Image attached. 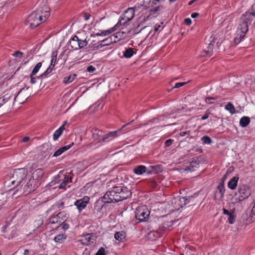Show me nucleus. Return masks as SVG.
<instances>
[{"instance_id":"603ef678","label":"nucleus","mask_w":255,"mask_h":255,"mask_svg":"<svg viewBox=\"0 0 255 255\" xmlns=\"http://www.w3.org/2000/svg\"><path fill=\"white\" fill-rule=\"evenodd\" d=\"M62 182L65 183L66 184H67L68 183L72 182L71 177H69L68 176H65L63 179L62 180Z\"/></svg>"},{"instance_id":"473e14b6","label":"nucleus","mask_w":255,"mask_h":255,"mask_svg":"<svg viewBox=\"0 0 255 255\" xmlns=\"http://www.w3.org/2000/svg\"><path fill=\"white\" fill-rule=\"evenodd\" d=\"M156 4V3L154 0H149L148 1H144L142 4V6L145 9H148L150 7H153Z\"/></svg>"},{"instance_id":"79ce46f5","label":"nucleus","mask_w":255,"mask_h":255,"mask_svg":"<svg viewBox=\"0 0 255 255\" xmlns=\"http://www.w3.org/2000/svg\"><path fill=\"white\" fill-rule=\"evenodd\" d=\"M115 30H116V29L115 28V27H113L108 30L102 31L101 32H100V34H101V36H106L107 35L111 34V33L114 32Z\"/></svg>"},{"instance_id":"052dcab7","label":"nucleus","mask_w":255,"mask_h":255,"mask_svg":"<svg viewBox=\"0 0 255 255\" xmlns=\"http://www.w3.org/2000/svg\"><path fill=\"white\" fill-rule=\"evenodd\" d=\"M173 141V140H172L171 139H167L165 141V146H169L172 143Z\"/></svg>"},{"instance_id":"aec40b11","label":"nucleus","mask_w":255,"mask_h":255,"mask_svg":"<svg viewBox=\"0 0 255 255\" xmlns=\"http://www.w3.org/2000/svg\"><path fill=\"white\" fill-rule=\"evenodd\" d=\"M115 42V40L113 41V39H111V37L109 36L105 39L100 41V43L96 46L97 49L102 48L105 46L110 45L111 44L114 43Z\"/></svg>"},{"instance_id":"4468645a","label":"nucleus","mask_w":255,"mask_h":255,"mask_svg":"<svg viewBox=\"0 0 255 255\" xmlns=\"http://www.w3.org/2000/svg\"><path fill=\"white\" fill-rule=\"evenodd\" d=\"M121 130V129H120L118 130L111 131V132H109L108 133L103 135V137H102V145L104 143L109 142V141H111V140H112L113 139H114V138H115L116 137H117V132Z\"/></svg>"},{"instance_id":"6ab92c4d","label":"nucleus","mask_w":255,"mask_h":255,"mask_svg":"<svg viewBox=\"0 0 255 255\" xmlns=\"http://www.w3.org/2000/svg\"><path fill=\"white\" fill-rule=\"evenodd\" d=\"M239 177L238 176H235L232 178L228 183V187L232 190H235L238 185Z\"/></svg>"},{"instance_id":"338daca9","label":"nucleus","mask_w":255,"mask_h":255,"mask_svg":"<svg viewBox=\"0 0 255 255\" xmlns=\"http://www.w3.org/2000/svg\"><path fill=\"white\" fill-rule=\"evenodd\" d=\"M91 15L88 13H85L84 14V17L85 20H88L90 17Z\"/></svg>"},{"instance_id":"69168bd1","label":"nucleus","mask_w":255,"mask_h":255,"mask_svg":"<svg viewBox=\"0 0 255 255\" xmlns=\"http://www.w3.org/2000/svg\"><path fill=\"white\" fill-rule=\"evenodd\" d=\"M67 184H66L65 183L62 182L59 185H58L59 188L60 189H64L66 187Z\"/></svg>"},{"instance_id":"39448f33","label":"nucleus","mask_w":255,"mask_h":255,"mask_svg":"<svg viewBox=\"0 0 255 255\" xmlns=\"http://www.w3.org/2000/svg\"><path fill=\"white\" fill-rule=\"evenodd\" d=\"M149 214L150 211L145 205L138 207L135 211V217L138 222L146 221Z\"/></svg>"},{"instance_id":"0eeeda50","label":"nucleus","mask_w":255,"mask_h":255,"mask_svg":"<svg viewBox=\"0 0 255 255\" xmlns=\"http://www.w3.org/2000/svg\"><path fill=\"white\" fill-rule=\"evenodd\" d=\"M190 197H177L171 200V204L174 210H179L189 203Z\"/></svg>"},{"instance_id":"cd10ccee","label":"nucleus","mask_w":255,"mask_h":255,"mask_svg":"<svg viewBox=\"0 0 255 255\" xmlns=\"http://www.w3.org/2000/svg\"><path fill=\"white\" fill-rule=\"evenodd\" d=\"M63 127V126H60L54 131L53 135V139L54 141L57 140L59 137L62 135L63 131H64Z\"/></svg>"},{"instance_id":"3c124183","label":"nucleus","mask_w":255,"mask_h":255,"mask_svg":"<svg viewBox=\"0 0 255 255\" xmlns=\"http://www.w3.org/2000/svg\"><path fill=\"white\" fill-rule=\"evenodd\" d=\"M184 170L187 172H192L195 170L194 168L192 167V165H188L185 166Z\"/></svg>"},{"instance_id":"423d86ee","label":"nucleus","mask_w":255,"mask_h":255,"mask_svg":"<svg viewBox=\"0 0 255 255\" xmlns=\"http://www.w3.org/2000/svg\"><path fill=\"white\" fill-rule=\"evenodd\" d=\"M41 16L38 15L35 11H33L26 20V24L29 25L31 28H34L43 22Z\"/></svg>"},{"instance_id":"a878e982","label":"nucleus","mask_w":255,"mask_h":255,"mask_svg":"<svg viewBox=\"0 0 255 255\" xmlns=\"http://www.w3.org/2000/svg\"><path fill=\"white\" fill-rule=\"evenodd\" d=\"M76 77L77 75L76 74H70L64 78L63 82L65 85H68L72 82Z\"/></svg>"},{"instance_id":"f03ea898","label":"nucleus","mask_w":255,"mask_h":255,"mask_svg":"<svg viewBox=\"0 0 255 255\" xmlns=\"http://www.w3.org/2000/svg\"><path fill=\"white\" fill-rule=\"evenodd\" d=\"M253 22L255 24V3L240 19L237 30V36L234 38V42L236 44H239L246 36L249 30V25Z\"/></svg>"},{"instance_id":"bb28decb","label":"nucleus","mask_w":255,"mask_h":255,"mask_svg":"<svg viewBox=\"0 0 255 255\" xmlns=\"http://www.w3.org/2000/svg\"><path fill=\"white\" fill-rule=\"evenodd\" d=\"M250 119L248 117L244 116L240 120V125L242 128L247 127L250 123Z\"/></svg>"},{"instance_id":"a19ab883","label":"nucleus","mask_w":255,"mask_h":255,"mask_svg":"<svg viewBox=\"0 0 255 255\" xmlns=\"http://www.w3.org/2000/svg\"><path fill=\"white\" fill-rule=\"evenodd\" d=\"M201 140L204 143L207 144H210L212 142L211 138L207 135H204L202 136L201 137Z\"/></svg>"},{"instance_id":"49530a36","label":"nucleus","mask_w":255,"mask_h":255,"mask_svg":"<svg viewBox=\"0 0 255 255\" xmlns=\"http://www.w3.org/2000/svg\"><path fill=\"white\" fill-rule=\"evenodd\" d=\"M23 53L20 51H15L12 55L14 57L21 58L22 57Z\"/></svg>"},{"instance_id":"c9c22d12","label":"nucleus","mask_w":255,"mask_h":255,"mask_svg":"<svg viewBox=\"0 0 255 255\" xmlns=\"http://www.w3.org/2000/svg\"><path fill=\"white\" fill-rule=\"evenodd\" d=\"M85 239L89 244L94 243L96 240V236L94 234H88L85 236Z\"/></svg>"},{"instance_id":"2eb2a0df","label":"nucleus","mask_w":255,"mask_h":255,"mask_svg":"<svg viewBox=\"0 0 255 255\" xmlns=\"http://www.w3.org/2000/svg\"><path fill=\"white\" fill-rule=\"evenodd\" d=\"M162 234L161 230H152L147 234V238L150 241H155L160 237Z\"/></svg>"},{"instance_id":"f257e3e1","label":"nucleus","mask_w":255,"mask_h":255,"mask_svg":"<svg viewBox=\"0 0 255 255\" xmlns=\"http://www.w3.org/2000/svg\"><path fill=\"white\" fill-rule=\"evenodd\" d=\"M27 169L24 168L14 169L12 176L14 180L11 181V184L14 185V194L19 192L20 195H27L34 191L38 186L44 172L42 169L38 168L30 178L27 177Z\"/></svg>"},{"instance_id":"5fc2aeb1","label":"nucleus","mask_w":255,"mask_h":255,"mask_svg":"<svg viewBox=\"0 0 255 255\" xmlns=\"http://www.w3.org/2000/svg\"><path fill=\"white\" fill-rule=\"evenodd\" d=\"M87 71L90 73L94 74L96 71V68L92 65H90L87 67Z\"/></svg>"},{"instance_id":"0e129e2a","label":"nucleus","mask_w":255,"mask_h":255,"mask_svg":"<svg viewBox=\"0 0 255 255\" xmlns=\"http://www.w3.org/2000/svg\"><path fill=\"white\" fill-rule=\"evenodd\" d=\"M223 212L224 214L228 215V216H229L230 215H231L232 214L228 210H227L225 208L223 209Z\"/></svg>"},{"instance_id":"680f3d73","label":"nucleus","mask_w":255,"mask_h":255,"mask_svg":"<svg viewBox=\"0 0 255 255\" xmlns=\"http://www.w3.org/2000/svg\"><path fill=\"white\" fill-rule=\"evenodd\" d=\"M64 205L63 202H57L55 204V206L58 208H60L61 207H63Z\"/></svg>"},{"instance_id":"6e6552de","label":"nucleus","mask_w":255,"mask_h":255,"mask_svg":"<svg viewBox=\"0 0 255 255\" xmlns=\"http://www.w3.org/2000/svg\"><path fill=\"white\" fill-rule=\"evenodd\" d=\"M238 192L239 194V200L240 201L248 198L251 194L250 188L248 185L244 184H239Z\"/></svg>"},{"instance_id":"13d9d810","label":"nucleus","mask_w":255,"mask_h":255,"mask_svg":"<svg viewBox=\"0 0 255 255\" xmlns=\"http://www.w3.org/2000/svg\"><path fill=\"white\" fill-rule=\"evenodd\" d=\"M190 134V130H188V131H186L180 132V133H179L180 136H181V137L184 136L186 135H189Z\"/></svg>"},{"instance_id":"c03bdc74","label":"nucleus","mask_w":255,"mask_h":255,"mask_svg":"<svg viewBox=\"0 0 255 255\" xmlns=\"http://www.w3.org/2000/svg\"><path fill=\"white\" fill-rule=\"evenodd\" d=\"M41 65H35V66L33 69L30 75H31V76H34L36 75L39 70Z\"/></svg>"},{"instance_id":"c85d7f7f","label":"nucleus","mask_w":255,"mask_h":255,"mask_svg":"<svg viewBox=\"0 0 255 255\" xmlns=\"http://www.w3.org/2000/svg\"><path fill=\"white\" fill-rule=\"evenodd\" d=\"M217 189L218 190L219 193L220 194V198H223L224 194L225 193V188L224 186V180L219 183Z\"/></svg>"},{"instance_id":"774afa93","label":"nucleus","mask_w":255,"mask_h":255,"mask_svg":"<svg viewBox=\"0 0 255 255\" xmlns=\"http://www.w3.org/2000/svg\"><path fill=\"white\" fill-rule=\"evenodd\" d=\"M199 15V13H198V12H194V13H192L191 15V16L192 18H196Z\"/></svg>"},{"instance_id":"9b49d317","label":"nucleus","mask_w":255,"mask_h":255,"mask_svg":"<svg viewBox=\"0 0 255 255\" xmlns=\"http://www.w3.org/2000/svg\"><path fill=\"white\" fill-rule=\"evenodd\" d=\"M35 12H36L38 15L41 16L43 21L46 20L50 16V8L45 4L37 8L35 10Z\"/></svg>"},{"instance_id":"20e7f679","label":"nucleus","mask_w":255,"mask_h":255,"mask_svg":"<svg viewBox=\"0 0 255 255\" xmlns=\"http://www.w3.org/2000/svg\"><path fill=\"white\" fill-rule=\"evenodd\" d=\"M68 218L65 212H60L58 214L51 216L47 220V227L55 229L59 227L62 223L65 222Z\"/></svg>"},{"instance_id":"bf43d9fd","label":"nucleus","mask_w":255,"mask_h":255,"mask_svg":"<svg viewBox=\"0 0 255 255\" xmlns=\"http://www.w3.org/2000/svg\"><path fill=\"white\" fill-rule=\"evenodd\" d=\"M192 21L190 18H186L184 19V23L187 25H190L191 24Z\"/></svg>"},{"instance_id":"e433bc0d","label":"nucleus","mask_w":255,"mask_h":255,"mask_svg":"<svg viewBox=\"0 0 255 255\" xmlns=\"http://www.w3.org/2000/svg\"><path fill=\"white\" fill-rule=\"evenodd\" d=\"M134 54L133 50L132 48H128L124 52V56L125 57L128 58H130Z\"/></svg>"},{"instance_id":"412c9836","label":"nucleus","mask_w":255,"mask_h":255,"mask_svg":"<svg viewBox=\"0 0 255 255\" xmlns=\"http://www.w3.org/2000/svg\"><path fill=\"white\" fill-rule=\"evenodd\" d=\"M126 34V31H119L115 33L113 35H111L110 37L111 39H113V41L115 40V42L114 43H116L121 39H123L125 37Z\"/></svg>"},{"instance_id":"393cba45","label":"nucleus","mask_w":255,"mask_h":255,"mask_svg":"<svg viewBox=\"0 0 255 255\" xmlns=\"http://www.w3.org/2000/svg\"><path fill=\"white\" fill-rule=\"evenodd\" d=\"M66 238V235L65 234H60L54 237V241L57 244H62L64 242Z\"/></svg>"},{"instance_id":"f8f14e48","label":"nucleus","mask_w":255,"mask_h":255,"mask_svg":"<svg viewBox=\"0 0 255 255\" xmlns=\"http://www.w3.org/2000/svg\"><path fill=\"white\" fill-rule=\"evenodd\" d=\"M105 203L106 202L103 198L101 200L97 201L94 204V213L98 215L99 213L102 212L103 209L106 208Z\"/></svg>"},{"instance_id":"9d476101","label":"nucleus","mask_w":255,"mask_h":255,"mask_svg":"<svg viewBox=\"0 0 255 255\" xmlns=\"http://www.w3.org/2000/svg\"><path fill=\"white\" fill-rule=\"evenodd\" d=\"M89 201V197L87 196H85L80 199L76 200L74 203V205L76 206L79 213H80L86 208Z\"/></svg>"},{"instance_id":"dca6fc26","label":"nucleus","mask_w":255,"mask_h":255,"mask_svg":"<svg viewBox=\"0 0 255 255\" xmlns=\"http://www.w3.org/2000/svg\"><path fill=\"white\" fill-rule=\"evenodd\" d=\"M74 142H72L70 144L68 145H66L59 148L56 151H55L53 155V157H58L61 155L65 151L70 149L74 145Z\"/></svg>"},{"instance_id":"4c0bfd02","label":"nucleus","mask_w":255,"mask_h":255,"mask_svg":"<svg viewBox=\"0 0 255 255\" xmlns=\"http://www.w3.org/2000/svg\"><path fill=\"white\" fill-rule=\"evenodd\" d=\"M133 25L134 27L136 26L134 29V32L135 33H138L142 29L145 27V26L141 25V24H139L137 22H135L133 23Z\"/></svg>"},{"instance_id":"8fccbe9b","label":"nucleus","mask_w":255,"mask_h":255,"mask_svg":"<svg viewBox=\"0 0 255 255\" xmlns=\"http://www.w3.org/2000/svg\"><path fill=\"white\" fill-rule=\"evenodd\" d=\"M16 236H17V231L15 229H14L11 231V235H10L8 237H6L4 235V238L10 239L13 238V237H15Z\"/></svg>"},{"instance_id":"a211bd4d","label":"nucleus","mask_w":255,"mask_h":255,"mask_svg":"<svg viewBox=\"0 0 255 255\" xmlns=\"http://www.w3.org/2000/svg\"><path fill=\"white\" fill-rule=\"evenodd\" d=\"M123 16L126 18L127 21H130L134 15V9L132 7L128 8L124 11Z\"/></svg>"},{"instance_id":"ddd939ff","label":"nucleus","mask_w":255,"mask_h":255,"mask_svg":"<svg viewBox=\"0 0 255 255\" xmlns=\"http://www.w3.org/2000/svg\"><path fill=\"white\" fill-rule=\"evenodd\" d=\"M92 137L94 141H97L96 144L97 146H100L102 145V132L98 129H95L92 133Z\"/></svg>"},{"instance_id":"1a4fd4ad","label":"nucleus","mask_w":255,"mask_h":255,"mask_svg":"<svg viewBox=\"0 0 255 255\" xmlns=\"http://www.w3.org/2000/svg\"><path fill=\"white\" fill-rule=\"evenodd\" d=\"M58 52L57 50L53 51L52 52L51 56V63L50 64H64L66 60L67 55L64 52H61L57 58Z\"/></svg>"},{"instance_id":"c756f323","label":"nucleus","mask_w":255,"mask_h":255,"mask_svg":"<svg viewBox=\"0 0 255 255\" xmlns=\"http://www.w3.org/2000/svg\"><path fill=\"white\" fill-rule=\"evenodd\" d=\"M79 39L78 37L76 35H75L72 39L70 41V45L71 47L74 49H77L78 47H77V44H78Z\"/></svg>"},{"instance_id":"a18cd8bd","label":"nucleus","mask_w":255,"mask_h":255,"mask_svg":"<svg viewBox=\"0 0 255 255\" xmlns=\"http://www.w3.org/2000/svg\"><path fill=\"white\" fill-rule=\"evenodd\" d=\"M163 7V6L160 5L155 7L154 8L151 9L150 10V14H154L157 13V11L160 10L161 8H162Z\"/></svg>"},{"instance_id":"58836bf2","label":"nucleus","mask_w":255,"mask_h":255,"mask_svg":"<svg viewBox=\"0 0 255 255\" xmlns=\"http://www.w3.org/2000/svg\"><path fill=\"white\" fill-rule=\"evenodd\" d=\"M88 44V41L85 40H81L80 39L78 44H77V47L78 48H82L86 46Z\"/></svg>"},{"instance_id":"e2e57ef3","label":"nucleus","mask_w":255,"mask_h":255,"mask_svg":"<svg viewBox=\"0 0 255 255\" xmlns=\"http://www.w3.org/2000/svg\"><path fill=\"white\" fill-rule=\"evenodd\" d=\"M209 115H210V113L208 112H206V113L205 114V115L201 117V120H205L207 119L209 117Z\"/></svg>"},{"instance_id":"4be33fe9","label":"nucleus","mask_w":255,"mask_h":255,"mask_svg":"<svg viewBox=\"0 0 255 255\" xmlns=\"http://www.w3.org/2000/svg\"><path fill=\"white\" fill-rule=\"evenodd\" d=\"M146 170L147 168L145 166L140 165L133 168V172L136 175H140L146 172Z\"/></svg>"},{"instance_id":"72a5a7b5","label":"nucleus","mask_w":255,"mask_h":255,"mask_svg":"<svg viewBox=\"0 0 255 255\" xmlns=\"http://www.w3.org/2000/svg\"><path fill=\"white\" fill-rule=\"evenodd\" d=\"M225 110L229 111L232 115L236 113V109L234 105L231 102L228 103L225 107Z\"/></svg>"},{"instance_id":"7ed1b4c3","label":"nucleus","mask_w":255,"mask_h":255,"mask_svg":"<svg viewBox=\"0 0 255 255\" xmlns=\"http://www.w3.org/2000/svg\"><path fill=\"white\" fill-rule=\"evenodd\" d=\"M131 192L128 187L120 185L110 189L103 196L106 202H118L131 196Z\"/></svg>"},{"instance_id":"7c9ffc66","label":"nucleus","mask_w":255,"mask_h":255,"mask_svg":"<svg viewBox=\"0 0 255 255\" xmlns=\"http://www.w3.org/2000/svg\"><path fill=\"white\" fill-rule=\"evenodd\" d=\"M12 94L8 93L0 98V107H1L4 104L7 102L11 97H12Z\"/></svg>"},{"instance_id":"09e8293b","label":"nucleus","mask_w":255,"mask_h":255,"mask_svg":"<svg viewBox=\"0 0 255 255\" xmlns=\"http://www.w3.org/2000/svg\"><path fill=\"white\" fill-rule=\"evenodd\" d=\"M29 76L30 78V83L31 84H35L36 83L37 79H42V78H38V76L34 77H33L34 76H31V75H30Z\"/></svg>"},{"instance_id":"f704fd0d","label":"nucleus","mask_w":255,"mask_h":255,"mask_svg":"<svg viewBox=\"0 0 255 255\" xmlns=\"http://www.w3.org/2000/svg\"><path fill=\"white\" fill-rule=\"evenodd\" d=\"M255 221V211L254 210V208L252 209L250 213L249 214L247 219L248 223H251Z\"/></svg>"},{"instance_id":"4d7b16f0","label":"nucleus","mask_w":255,"mask_h":255,"mask_svg":"<svg viewBox=\"0 0 255 255\" xmlns=\"http://www.w3.org/2000/svg\"><path fill=\"white\" fill-rule=\"evenodd\" d=\"M186 84L185 82H179L175 84V86L173 87V88H178L183 85Z\"/></svg>"},{"instance_id":"37998d69","label":"nucleus","mask_w":255,"mask_h":255,"mask_svg":"<svg viewBox=\"0 0 255 255\" xmlns=\"http://www.w3.org/2000/svg\"><path fill=\"white\" fill-rule=\"evenodd\" d=\"M200 161L198 159L193 160L190 162V165H192V167L195 170L199 167Z\"/></svg>"},{"instance_id":"b1692460","label":"nucleus","mask_w":255,"mask_h":255,"mask_svg":"<svg viewBox=\"0 0 255 255\" xmlns=\"http://www.w3.org/2000/svg\"><path fill=\"white\" fill-rule=\"evenodd\" d=\"M55 65H49L48 68L43 73L40 75L38 78L45 79L47 78L54 69Z\"/></svg>"},{"instance_id":"f3484780","label":"nucleus","mask_w":255,"mask_h":255,"mask_svg":"<svg viewBox=\"0 0 255 255\" xmlns=\"http://www.w3.org/2000/svg\"><path fill=\"white\" fill-rule=\"evenodd\" d=\"M214 42L215 41L214 40L211 41L207 47L208 50H205L202 51L200 54V57H210L212 55Z\"/></svg>"},{"instance_id":"5701e85b","label":"nucleus","mask_w":255,"mask_h":255,"mask_svg":"<svg viewBox=\"0 0 255 255\" xmlns=\"http://www.w3.org/2000/svg\"><path fill=\"white\" fill-rule=\"evenodd\" d=\"M126 233L124 231L117 232L114 235L115 239L121 242H123V240L126 237Z\"/></svg>"},{"instance_id":"2f4dec72","label":"nucleus","mask_w":255,"mask_h":255,"mask_svg":"<svg viewBox=\"0 0 255 255\" xmlns=\"http://www.w3.org/2000/svg\"><path fill=\"white\" fill-rule=\"evenodd\" d=\"M129 21H127V19H126L125 17H124L123 16V14L121 15V16L120 17V18L119 19V21L118 22H117V23L115 25V27L116 29H117V28L119 27L120 26L122 25H125L126 24V23H127L128 22H129Z\"/></svg>"},{"instance_id":"6e6d98bb","label":"nucleus","mask_w":255,"mask_h":255,"mask_svg":"<svg viewBox=\"0 0 255 255\" xmlns=\"http://www.w3.org/2000/svg\"><path fill=\"white\" fill-rule=\"evenodd\" d=\"M229 223L230 224H233L235 223V216L232 213L231 215L229 216Z\"/></svg>"},{"instance_id":"864d4df0","label":"nucleus","mask_w":255,"mask_h":255,"mask_svg":"<svg viewBox=\"0 0 255 255\" xmlns=\"http://www.w3.org/2000/svg\"><path fill=\"white\" fill-rule=\"evenodd\" d=\"M60 226H61L62 229L64 231L67 230L69 229L70 227L68 223H65V222H63V223H62Z\"/></svg>"},{"instance_id":"de8ad7c7","label":"nucleus","mask_w":255,"mask_h":255,"mask_svg":"<svg viewBox=\"0 0 255 255\" xmlns=\"http://www.w3.org/2000/svg\"><path fill=\"white\" fill-rule=\"evenodd\" d=\"M106 255V251L104 248L101 247L100 248L98 252L96 253L95 255Z\"/></svg>"},{"instance_id":"ea45409f","label":"nucleus","mask_w":255,"mask_h":255,"mask_svg":"<svg viewBox=\"0 0 255 255\" xmlns=\"http://www.w3.org/2000/svg\"><path fill=\"white\" fill-rule=\"evenodd\" d=\"M216 100V98L215 97H209L206 98L205 102L208 105L215 104V101Z\"/></svg>"}]
</instances>
